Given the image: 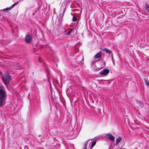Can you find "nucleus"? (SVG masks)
<instances>
[{
  "mask_svg": "<svg viewBox=\"0 0 149 149\" xmlns=\"http://www.w3.org/2000/svg\"><path fill=\"white\" fill-rule=\"evenodd\" d=\"M91 141V139H89L86 142V144L84 146V147L83 149H87V144H88V142L89 141Z\"/></svg>",
  "mask_w": 149,
  "mask_h": 149,
  "instance_id": "9b49d317",
  "label": "nucleus"
},
{
  "mask_svg": "<svg viewBox=\"0 0 149 149\" xmlns=\"http://www.w3.org/2000/svg\"><path fill=\"white\" fill-rule=\"evenodd\" d=\"M101 56V53L100 52L97 53L94 56V58L95 59L100 58Z\"/></svg>",
  "mask_w": 149,
  "mask_h": 149,
  "instance_id": "0eeeda50",
  "label": "nucleus"
},
{
  "mask_svg": "<svg viewBox=\"0 0 149 149\" xmlns=\"http://www.w3.org/2000/svg\"><path fill=\"white\" fill-rule=\"evenodd\" d=\"M95 62H96V61H93L92 62V64H94L95 63Z\"/></svg>",
  "mask_w": 149,
  "mask_h": 149,
  "instance_id": "a211bd4d",
  "label": "nucleus"
},
{
  "mask_svg": "<svg viewBox=\"0 0 149 149\" xmlns=\"http://www.w3.org/2000/svg\"><path fill=\"white\" fill-rule=\"evenodd\" d=\"M146 10L149 13V5H146Z\"/></svg>",
  "mask_w": 149,
  "mask_h": 149,
  "instance_id": "f8f14e48",
  "label": "nucleus"
},
{
  "mask_svg": "<svg viewBox=\"0 0 149 149\" xmlns=\"http://www.w3.org/2000/svg\"><path fill=\"white\" fill-rule=\"evenodd\" d=\"M17 4V3H15L12 5L9 8L10 9H11L12 8H13L15 5H16Z\"/></svg>",
  "mask_w": 149,
  "mask_h": 149,
  "instance_id": "ddd939ff",
  "label": "nucleus"
},
{
  "mask_svg": "<svg viewBox=\"0 0 149 149\" xmlns=\"http://www.w3.org/2000/svg\"><path fill=\"white\" fill-rule=\"evenodd\" d=\"M122 139V138L120 136H119L116 140V144H118L119 142L121 141Z\"/></svg>",
  "mask_w": 149,
  "mask_h": 149,
  "instance_id": "1a4fd4ad",
  "label": "nucleus"
},
{
  "mask_svg": "<svg viewBox=\"0 0 149 149\" xmlns=\"http://www.w3.org/2000/svg\"><path fill=\"white\" fill-rule=\"evenodd\" d=\"M112 62H114V60H113V55H112Z\"/></svg>",
  "mask_w": 149,
  "mask_h": 149,
  "instance_id": "aec40b11",
  "label": "nucleus"
},
{
  "mask_svg": "<svg viewBox=\"0 0 149 149\" xmlns=\"http://www.w3.org/2000/svg\"><path fill=\"white\" fill-rule=\"evenodd\" d=\"M32 40V38L31 35H29L26 36L25 39V41L26 43H30L31 41Z\"/></svg>",
  "mask_w": 149,
  "mask_h": 149,
  "instance_id": "20e7f679",
  "label": "nucleus"
},
{
  "mask_svg": "<svg viewBox=\"0 0 149 149\" xmlns=\"http://www.w3.org/2000/svg\"><path fill=\"white\" fill-rule=\"evenodd\" d=\"M103 51L106 52L107 53L109 54H111L112 52V51L110 50L109 49L106 48H104L103 49Z\"/></svg>",
  "mask_w": 149,
  "mask_h": 149,
  "instance_id": "6e6552de",
  "label": "nucleus"
},
{
  "mask_svg": "<svg viewBox=\"0 0 149 149\" xmlns=\"http://www.w3.org/2000/svg\"><path fill=\"white\" fill-rule=\"evenodd\" d=\"M0 73L1 74V72L0 71Z\"/></svg>",
  "mask_w": 149,
  "mask_h": 149,
  "instance_id": "5701e85b",
  "label": "nucleus"
},
{
  "mask_svg": "<svg viewBox=\"0 0 149 149\" xmlns=\"http://www.w3.org/2000/svg\"><path fill=\"white\" fill-rule=\"evenodd\" d=\"M10 10V8H6L3 9V10L4 11H6L7 10Z\"/></svg>",
  "mask_w": 149,
  "mask_h": 149,
  "instance_id": "f3484780",
  "label": "nucleus"
},
{
  "mask_svg": "<svg viewBox=\"0 0 149 149\" xmlns=\"http://www.w3.org/2000/svg\"><path fill=\"white\" fill-rule=\"evenodd\" d=\"M106 135L108 136L107 139L111 141H114V137L113 136L109 133L106 134Z\"/></svg>",
  "mask_w": 149,
  "mask_h": 149,
  "instance_id": "39448f33",
  "label": "nucleus"
},
{
  "mask_svg": "<svg viewBox=\"0 0 149 149\" xmlns=\"http://www.w3.org/2000/svg\"><path fill=\"white\" fill-rule=\"evenodd\" d=\"M96 143V141H93V142H92L91 144V147H93L95 145V144Z\"/></svg>",
  "mask_w": 149,
  "mask_h": 149,
  "instance_id": "4468645a",
  "label": "nucleus"
},
{
  "mask_svg": "<svg viewBox=\"0 0 149 149\" xmlns=\"http://www.w3.org/2000/svg\"><path fill=\"white\" fill-rule=\"evenodd\" d=\"M42 111V110L40 108L38 109V110L37 111V113L38 114H40V113Z\"/></svg>",
  "mask_w": 149,
  "mask_h": 149,
  "instance_id": "2eb2a0df",
  "label": "nucleus"
},
{
  "mask_svg": "<svg viewBox=\"0 0 149 149\" xmlns=\"http://www.w3.org/2000/svg\"><path fill=\"white\" fill-rule=\"evenodd\" d=\"M75 30L74 29H71L68 32H67L66 31H64V34L65 35H70L72 32H73V31H75Z\"/></svg>",
  "mask_w": 149,
  "mask_h": 149,
  "instance_id": "423d86ee",
  "label": "nucleus"
},
{
  "mask_svg": "<svg viewBox=\"0 0 149 149\" xmlns=\"http://www.w3.org/2000/svg\"><path fill=\"white\" fill-rule=\"evenodd\" d=\"M2 79L6 84H8L11 80L10 75L8 74H6L2 76Z\"/></svg>",
  "mask_w": 149,
  "mask_h": 149,
  "instance_id": "f03ea898",
  "label": "nucleus"
},
{
  "mask_svg": "<svg viewBox=\"0 0 149 149\" xmlns=\"http://www.w3.org/2000/svg\"><path fill=\"white\" fill-rule=\"evenodd\" d=\"M109 72V70L108 69L105 68L103 69L100 72V74L102 76H104L107 75Z\"/></svg>",
  "mask_w": 149,
  "mask_h": 149,
  "instance_id": "7ed1b4c3",
  "label": "nucleus"
},
{
  "mask_svg": "<svg viewBox=\"0 0 149 149\" xmlns=\"http://www.w3.org/2000/svg\"><path fill=\"white\" fill-rule=\"evenodd\" d=\"M79 62H81V61H79Z\"/></svg>",
  "mask_w": 149,
  "mask_h": 149,
  "instance_id": "4be33fe9",
  "label": "nucleus"
},
{
  "mask_svg": "<svg viewBox=\"0 0 149 149\" xmlns=\"http://www.w3.org/2000/svg\"><path fill=\"white\" fill-rule=\"evenodd\" d=\"M113 65H114V62H113Z\"/></svg>",
  "mask_w": 149,
  "mask_h": 149,
  "instance_id": "412c9836",
  "label": "nucleus"
},
{
  "mask_svg": "<svg viewBox=\"0 0 149 149\" xmlns=\"http://www.w3.org/2000/svg\"><path fill=\"white\" fill-rule=\"evenodd\" d=\"M146 85L148 86L149 87V81L147 79H144Z\"/></svg>",
  "mask_w": 149,
  "mask_h": 149,
  "instance_id": "9d476101",
  "label": "nucleus"
},
{
  "mask_svg": "<svg viewBox=\"0 0 149 149\" xmlns=\"http://www.w3.org/2000/svg\"><path fill=\"white\" fill-rule=\"evenodd\" d=\"M72 20L73 21H76L77 20L76 17L74 16L73 17Z\"/></svg>",
  "mask_w": 149,
  "mask_h": 149,
  "instance_id": "dca6fc26",
  "label": "nucleus"
},
{
  "mask_svg": "<svg viewBox=\"0 0 149 149\" xmlns=\"http://www.w3.org/2000/svg\"><path fill=\"white\" fill-rule=\"evenodd\" d=\"M6 91L4 86L0 83V107H3V103L6 98Z\"/></svg>",
  "mask_w": 149,
  "mask_h": 149,
  "instance_id": "f257e3e1",
  "label": "nucleus"
},
{
  "mask_svg": "<svg viewBox=\"0 0 149 149\" xmlns=\"http://www.w3.org/2000/svg\"><path fill=\"white\" fill-rule=\"evenodd\" d=\"M92 141L90 142V143H91Z\"/></svg>",
  "mask_w": 149,
  "mask_h": 149,
  "instance_id": "b1692460",
  "label": "nucleus"
},
{
  "mask_svg": "<svg viewBox=\"0 0 149 149\" xmlns=\"http://www.w3.org/2000/svg\"><path fill=\"white\" fill-rule=\"evenodd\" d=\"M38 59H39V61L40 62H42V61L41 60V58H39Z\"/></svg>",
  "mask_w": 149,
  "mask_h": 149,
  "instance_id": "6ab92c4d",
  "label": "nucleus"
}]
</instances>
